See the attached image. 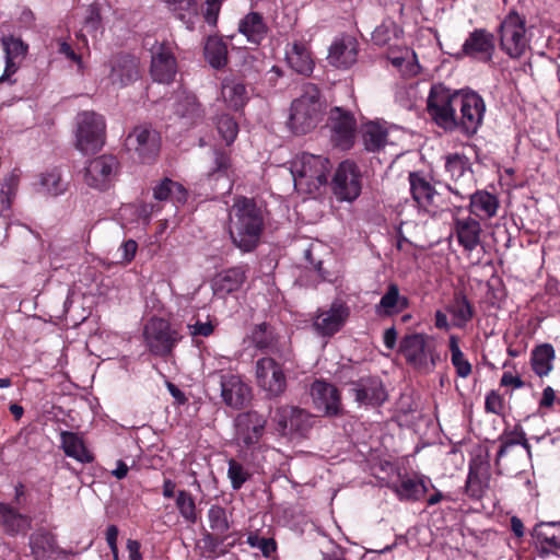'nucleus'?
<instances>
[{
  "instance_id": "1",
  "label": "nucleus",
  "mask_w": 560,
  "mask_h": 560,
  "mask_svg": "<svg viewBox=\"0 0 560 560\" xmlns=\"http://www.w3.org/2000/svg\"><path fill=\"white\" fill-rule=\"evenodd\" d=\"M265 229V213L256 201L237 197L229 209L228 231L232 243L242 252L254 250Z\"/></svg>"
},
{
  "instance_id": "2",
  "label": "nucleus",
  "mask_w": 560,
  "mask_h": 560,
  "mask_svg": "<svg viewBox=\"0 0 560 560\" xmlns=\"http://www.w3.org/2000/svg\"><path fill=\"white\" fill-rule=\"evenodd\" d=\"M324 113L325 103L318 88L307 83L303 85L301 95L291 104L288 125L295 133H306L320 122Z\"/></svg>"
},
{
  "instance_id": "3",
  "label": "nucleus",
  "mask_w": 560,
  "mask_h": 560,
  "mask_svg": "<svg viewBox=\"0 0 560 560\" xmlns=\"http://www.w3.org/2000/svg\"><path fill=\"white\" fill-rule=\"evenodd\" d=\"M331 168L329 160L323 155L298 154L290 164L294 187L303 194H314L327 183Z\"/></svg>"
},
{
  "instance_id": "4",
  "label": "nucleus",
  "mask_w": 560,
  "mask_h": 560,
  "mask_svg": "<svg viewBox=\"0 0 560 560\" xmlns=\"http://www.w3.org/2000/svg\"><path fill=\"white\" fill-rule=\"evenodd\" d=\"M106 124L102 115L84 110L75 117L74 145L84 153H94L105 143Z\"/></svg>"
},
{
  "instance_id": "5",
  "label": "nucleus",
  "mask_w": 560,
  "mask_h": 560,
  "mask_svg": "<svg viewBox=\"0 0 560 560\" xmlns=\"http://www.w3.org/2000/svg\"><path fill=\"white\" fill-rule=\"evenodd\" d=\"M459 95L460 91H452L443 84H435L431 88L428 96V112L433 120L445 130L457 128L456 109Z\"/></svg>"
},
{
  "instance_id": "6",
  "label": "nucleus",
  "mask_w": 560,
  "mask_h": 560,
  "mask_svg": "<svg viewBox=\"0 0 560 560\" xmlns=\"http://www.w3.org/2000/svg\"><path fill=\"white\" fill-rule=\"evenodd\" d=\"M529 38L526 21L517 12L511 11L500 25V44L511 58L522 57L528 49Z\"/></svg>"
},
{
  "instance_id": "7",
  "label": "nucleus",
  "mask_w": 560,
  "mask_h": 560,
  "mask_svg": "<svg viewBox=\"0 0 560 560\" xmlns=\"http://www.w3.org/2000/svg\"><path fill=\"white\" fill-rule=\"evenodd\" d=\"M144 343L149 351L158 357L172 353L182 339V335L173 329L170 323L163 318H151L143 328Z\"/></svg>"
},
{
  "instance_id": "8",
  "label": "nucleus",
  "mask_w": 560,
  "mask_h": 560,
  "mask_svg": "<svg viewBox=\"0 0 560 560\" xmlns=\"http://www.w3.org/2000/svg\"><path fill=\"white\" fill-rule=\"evenodd\" d=\"M400 352L406 361L421 370H430L435 365V353L432 338L423 334H410L400 341ZM439 355L436 354V360Z\"/></svg>"
},
{
  "instance_id": "9",
  "label": "nucleus",
  "mask_w": 560,
  "mask_h": 560,
  "mask_svg": "<svg viewBox=\"0 0 560 560\" xmlns=\"http://www.w3.org/2000/svg\"><path fill=\"white\" fill-rule=\"evenodd\" d=\"M119 172V162L113 155L103 154L90 160L84 168V183L103 191L112 187Z\"/></svg>"
},
{
  "instance_id": "10",
  "label": "nucleus",
  "mask_w": 560,
  "mask_h": 560,
  "mask_svg": "<svg viewBox=\"0 0 560 560\" xmlns=\"http://www.w3.org/2000/svg\"><path fill=\"white\" fill-rule=\"evenodd\" d=\"M460 115L457 116V128L466 135H475L481 126L486 113L483 98L474 91H460L457 98Z\"/></svg>"
},
{
  "instance_id": "11",
  "label": "nucleus",
  "mask_w": 560,
  "mask_h": 560,
  "mask_svg": "<svg viewBox=\"0 0 560 560\" xmlns=\"http://www.w3.org/2000/svg\"><path fill=\"white\" fill-rule=\"evenodd\" d=\"M126 145L141 162L150 163L160 152L161 137L151 126L140 125L128 135Z\"/></svg>"
},
{
  "instance_id": "12",
  "label": "nucleus",
  "mask_w": 560,
  "mask_h": 560,
  "mask_svg": "<svg viewBox=\"0 0 560 560\" xmlns=\"http://www.w3.org/2000/svg\"><path fill=\"white\" fill-rule=\"evenodd\" d=\"M257 385L269 397H278L287 388V377L283 368L272 358H261L256 362Z\"/></svg>"
},
{
  "instance_id": "13",
  "label": "nucleus",
  "mask_w": 560,
  "mask_h": 560,
  "mask_svg": "<svg viewBox=\"0 0 560 560\" xmlns=\"http://www.w3.org/2000/svg\"><path fill=\"white\" fill-rule=\"evenodd\" d=\"M361 173L358 166L350 161L339 164L332 178V191L341 201H353L361 194Z\"/></svg>"
},
{
  "instance_id": "14",
  "label": "nucleus",
  "mask_w": 560,
  "mask_h": 560,
  "mask_svg": "<svg viewBox=\"0 0 560 560\" xmlns=\"http://www.w3.org/2000/svg\"><path fill=\"white\" fill-rule=\"evenodd\" d=\"M409 183L412 198L420 210L430 215H435L444 210L442 196L427 176L420 173H410Z\"/></svg>"
},
{
  "instance_id": "15",
  "label": "nucleus",
  "mask_w": 560,
  "mask_h": 560,
  "mask_svg": "<svg viewBox=\"0 0 560 560\" xmlns=\"http://www.w3.org/2000/svg\"><path fill=\"white\" fill-rule=\"evenodd\" d=\"M277 431L282 435H304L312 427V417L293 406L278 407L272 417Z\"/></svg>"
},
{
  "instance_id": "16",
  "label": "nucleus",
  "mask_w": 560,
  "mask_h": 560,
  "mask_svg": "<svg viewBox=\"0 0 560 560\" xmlns=\"http://www.w3.org/2000/svg\"><path fill=\"white\" fill-rule=\"evenodd\" d=\"M151 75L159 83L170 84L177 73V61L170 43H159L152 48Z\"/></svg>"
},
{
  "instance_id": "17",
  "label": "nucleus",
  "mask_w": 560,
  "mask_h": 560,
  "mask_svg": "<svg viewBox=\"0 0 560 560\" xmlns=\"http://www.w3.org/2000/svg\"><path fill=\"white\" fill-rule=\"evenodd\" d=\"M266 418L257 411L240 413L235 418V436L240 445L250 448L259 443L266 428Z\"/></svg>"
},
{
  "instance_id": "18",
  "label": "nucleus",
  "mask_w": 560,
  "mask_h": 560,
  "mask_svg": "<svg viewBox=\"0 0 560 560\" xmlns=\"http://www.w3.org/2000/svg\"><path fill=\"white\" fill-rule=\"evenodd\" d=\"M355 119L350 112L341 107H334L329 113V128L331 141L343 150L350 149L354 141Z\"/></svg>"
},
{
  "instance_id": "19",
  "label": "nucleus",
  "mask_w": 560,
  "mask_h": 560,
  "mask_svg": "<svg viewBox=\"0 0 560 560\" xmlns=\"http://www.w3.org/2000/svg\"><path fill=\"white\" fill-rule=\"evenodd\" d=\"M314 407L324 416L336 417L342 413V404L336 386L325 381H315L311 386Z\"/></svg>"
},
{
  "instance_id": "20",
  "label": "nucleus",
  "mask_w": 560,
  "mask_h": 560,
  "mask_svg": "<svg viewBox=\"0 0 560 560\" xmlns=\"http://www.w3.org/2000/svg\"><path fill=\"white\" fill-rule=\"evenodd\" d=\"M349 390L360 406H381L387 399L382 381L375 376H363L351 382Z\"/></svg>"
},
{
  "instance_id": "21",
  "label": "nucleus",
  "mask_w": 560,
  "mask_h": 560,
  "mask_svg": "<svg viewBox=\"0 0 560 560\" xmlns=\"http://www.w3.org/2000/svg\"><path fill=\"white\" fill-rule=\"evenodd\" d=\"M494 51V37L486 30H475L465 39L457 58L470 57L478 61L488 62Z\"/></svg>"
},
{
  "instance_id": "22",
  "label": "nucleus",
  "mask_w": 560,
  "mask_h": 560,
  "mask_svg": "<svg viewBox=\"0 0 560 560\" xmlns=\"http://www.w3.org/2000/svg\"><path fill=\"white\" fill-rule=\"evenodd\" d=\"M107 67L108 80L115 86H127L140 78L139 60L133 56H115L108 61Z\"/></svg>"
},
{
  "instance_id": "23",
  "label": "nucleus",
  "mask_w": 560,
  "mask_h": 560,
  "mask_svg": "<svg viewBox=\"0 0 560 560\" xmlns=\"http://www.w3.org/2000/svg\"><path fill=\"white\" fill-rule=\"evenodd\" d=\"M220 384L221 397L229 407L240 409L250 400L252 389L240 375L223 374Z\"/></svg>"
},
{
  "instance_id": "24",
  "label": "nucleus",
  "mask_w": 560,
  "mask_h": 560,
  "mask_svg": "<svg viewBox=\"0 0 560 560\" xmlns=\"http://www.w3.org/2000/svg\"><path fill=\"white\" fill-rule=\"evenodd\" d=\"M348 316V307L342 303L335 302L328 310L317 313L313 327L320 336H332L341 329Z\"/></svg>"
},
{
  "instance_id": "25",
  "label": "nucleus",
  "mask_w": 560,
  "mask_h": 560,
  "mask_svg": "<svg viewBox=\"0 0 560 560\" xmlns=\"http://www.w3.org/2000/svg\"><path fill=\"white\" fill-rule=\"evenodd\" d=\"M402 131L397 127L385 128L376 122H368L362 127L363 143L368 151H380L386 145L396 144Z\"/></svg>"
},
{
  "instance_id": "26",
  "label": "nucleus",
  "mask_w": 560,
  "mask_h": 560,
  "mask_svg": "<svg viewBox=\"0 0 560 560\" xmlns=\"http://www.w3.org/2000/svg\"><path fill=\"white\" fill-rule=\"evenodd\" d=\"M357 56V40L350 35H342L330 45L327 59L331 66L347 69L355 63Z\"/></svg>"
},
{
  "instance_id": "27",
  "label": "nucleus",
  "mask_w": 560,
  "mask_h": 560,
  "mask_svg": "<svg viewBox=\"0 0 560 560\" xmlns=\"http://www.w3.org/2000/svg\"><path fill=\"white\" fill-rule=\"evenodd\" d=\"M430 479L420 475L399 476V480L390 486L400 501H419L428 492Z\"/></svg>"
},
{
  "instance_id": "28",
  "label": "nucleus",
  "mask_w": 560,
  "mask_h": 560,
  "mask_svg": "<svg viewBox=\"0 0 560 560\" xmlns=\"http://www.w3.org/2000/svg\"><path fill=\"white\" fill-rule=\"evenodd\" d=\"M481 225L470 217L454 218V233L465 252H472L480 244Z\"/></svg>"
},
{
  "instance_id": "29",
  "label": "nucleus",
  "mask_w": 560,
  "mask_h": 560,
  "mask_svg": "<svg viewBox=\"0 0 560 560\" xmlns=\"http://www.w3.org/2000/svg\"><path fill=\"white\" fill-rule=\"evenodd\" d=\"M237 30L249 44L255 46H258L267 37L269 31L264 16L254 11L248 12L240 20Z\"/></svg>"
},
{
  "instance_id": "30",
  "label": "nucleus",
  "mask_w": 560,
  "mask_h": 560,
  "mask_svg": "<svg viewBox=\"0 0 560 560\" xmlns=\"http://www.w3.org/2000/svg\"><path fill=\"white\" fill-rule=\"evenodd\" d=\"M1 43L5 54V69L4 73L0 77V82H3L16 72L21 60L27 54L28 46L21 38L13 36L2 37Z\"/></svg>"
},
{
  "instance_id": "31",
  "label": "nucleus",
  "mask_w": 560,
  "mask_h": 560,
  "mask_svg": "<svg viewBox=\"0 0 560 560\" xmlns=\"http://www.w3.org/2000/svg\"><path fill=\"white\" fill-rule=\"evenodd\" d=\"M450 189L460 199L470 198V211L480 218H492L497 214L499 201L497 197L488 191H476L475 194H463L458 189Z\"/></svg>"
},
{
  "instance_id": "32",
  "label": "nucleus",
  "mask_w": 560,
  "mask_h": 560,
  "mask_svg": "<svg viewBox=\"0 0 560 560\" xmlns=\"http://www.w3.org/2000/svg\"><path fill=\"white\" fill-rule=\"evenodd\" d=\"M490 472L487 463L472 462L466 481V492L475 499H480L489 489Z\"/></svg>"
},
{
  "instance_id": "33",
  "label": "nucleus",
  "mask_w": 560,
  "mask_h": 560,
  "mask_svg": "<svg viewBox=\"0 0 560 560\" xmlns=\"http://www.w3.org/2000/svg\"><path fill=\"white\" fill-rule=\"evenodd\" d=\"M221 96L226 105L233 109L242 108L248 101L246 86L241 80L233 77L225 78L222 81Z\"/></svg>"
},
{
  "instance_id": "34",
  "label": "nucleus",
  "mask_w": 560,
  "mask_h": 560,
  "mask_svg": "<svg viewBox=\"0 0 560 560\" xmlns=\"http://www.w3.org/2000/svg\"><path fill=\"white\" fill-rule=\"evenodd\" d=\"M287 61L292 69L301 74H310L314 68V61L307 46L301 42H294L285 52Z\"/></svg>"
},
{
  "instance_id": "35",
  "label": "nucleus",
  "mask_w": 560,
  "mask_h": 560,
  "mask_svg": "<svg viewBox=\"0 0 560 560\" xmlns=\"http://www.w3.org/2000/svg\"><path fill=\"white\" fill-rule=\"evenodd\" d=\"M188 192L178 182L171 178L162 179L153 187V197L158 201H172L174 205H183L187 201Z\"/></svg>"
},
{
  "instance_id": "36",
  "label": "nucleus",
  "mask_w": 560,
  "mask_h": 560,
  "mask_svg": "<svg viewBox=\"0 0 560 560\" xmlns=\"http://www.w3.org/2000/svg\"><path fill=\"white\" fill-rule=\"evenodd\" d=\"M61 448L68 457L74 458L80 463H91L94 457L85 447L82 438L77 433L62 431L60 434Z\"/></svg>"
},
{
  "instance_id": "37",
  "label": "nucleus",
  "mask_w": 560,
  "mask_h": 560,
  "mask_svg": "<svg viewBox=\"0 0 560 560\" xmlns=\"http://www.w3.org/2000/svg\"><path fill=\"white\" fill-rule=\"evenodd\" d=\"M0 523L8 534L25 533L31 528V520L5 503H0Z\"/></svg>"
},
{
  "instance_id": "38",
  "label": "nucleus",
  "mask_w": 560,
  "mask_h": 560,
  "mask_svg": "<svg viewBox=\"0 0 560 560\" xmlns=\"http://www.w3.org/2000/svg\"><path fill=\"white\" fill-rule=\"evenodd\" d=\"M408 306L406 296L400 295L398 285L390 283L386 293L381 298L380 303L375 306L378 315H393L404 311Z\"/></svg>"
},
{
  "instance_id": "39",
  "label": "nucleus",
  "mask_w": 560,
  "mask_h": 560,
  "mask_svg": "<svg viewBox=\"0 0 560 560\" xmlns=\"http://www.w3.org/2000/svg\"><path fill=\"white\" fill-rule=\"evenodd\" d=\"M556 353L555 349L549 343H544L536 347L532 352V369L538 376H547L553 366Z\"/></svg>"
},
{
  "instance_id": "40",
  "label": "nucleus",
  "mask_w": 560,
  "mask_h": 560,
  "mask_svg": "<svg viewBox=\"0 0 560 560\" xmlns=\"http://www.w3.org/2000/svg\"><path fill=\"white\" fill-rule=\"evenodd\" d=\"M447 312L452 315L453 325L457 328H464L474 317V307L463 294L455 295Z\"/></svg>"
},
{
  "instance_id": "41",
  "label": "nucleus",
  "mask_w": 560,
  "mask_h": 560,
  "mask_svg": "<svg viewBox=\"0 0 560 560\" xmlns=\"http://www.w3.org/2000/svg\"><path fill=\"white\" fill-rule=\"evenodd\" d=\"M245 280V272L241 267L231 268L220 273L214 280L215 291L231 293L238 290Z\"/></svg>"
},
{
  "instance_id": "42",
  "label": "nucleus",
  "mask_w": 560,
  "mask_h": 560,
  "mask_svg": "<svg viewBox=\"0 0 560 560\" xmlns=\"http://www.w3.org/2000/svg\"><path fill=\"white\" fill-rule=\"evenodd\" d=\"M245 342L260 350L273 348L276 343V335L270 325L261 323L255 325L245 338Z\"/></svg>"
},
{
  "instance_id": "43",
  "label": "nucleus",
  "mask_w": 560,
  "mask_h": 560,
  "mask_svg": "<svg viewBox=\"0 0 560 560\" xmlns=\"http://www.w3.org/2000/svg\"><path fill=\"white\" fill-rule=\"evenodd\" d=\"M205 57L211 67L223 68L228 61L226 45L221 38L209 37L205 45Z\"/></svg>"
},
{
  "instance_id": "44",
  "label": "nucleus",
  "mask_w": 560,
  "mask_h": 560,
  "mask_svg": "<svg viewBox=\"0 0 560 560\" xmlns=\"http://www.w3.org/2000/svg\"><path fill=\"white\" fill-rule=\"evenodd\" d=\"M448 347L451 351V362L455 369L457 376L466 378L471 373V364L466 359L464 352L459 348V339L457 336L452 335L448 339Z\"/></svg>"
},
{
  "instance_id": "45",
  "label": "nucleus",
  "mask_w": 560,
  "mask_h": 560,
  "mask_svg": "<svg viewBox=\"0 0 560 560\" xmlns=\"http://www.w3.org/2000/svg\"><path fill=\"white\" fill-rule=\"evenodd\" d=\"M176 114L192 121L201 117L200 106L192 94H184L176 104Z\"/></svg>"
},
{
  "instance_id": "46",
  "label": "nucleus",
  "mask_w": 560,
  "mask_h": 560,
  "mask_svg": "<svg viewBox=\"0 0 560 560\" xmlns=\"http://www.w3.org/2000/svg\"><path fill=\"white\" fill-rule=\"evenodd\" d=\"M176 506L185 521L189 523H195L197 521L195 500L188 491H178L176 497Z\"/></svg>"
},
{
  "instance_id": "47",
  "label": "nucleus",
  "mask_w": 560,
  "mask_h": 560,
  "mask_svg": "<svg viewBox=\"0 0 560 560\" xmlns=\"http://www.w3.org/2000/svg\"><path fill=\"white\" fill-rule=\"evenodd\" d=\"M40 186L44 191L51 196L61 195L67 189V186L57 170L43 174L40 177Z\"/></svg>"
},
{
  "instance_id": "48",
  "label": "nucleus",
  "mask_w": 560,
  "mask_h": 560,
  "mask_svg": "<svg viewBox=\"0 0 560 560\" xmlns=\"http://www.w3.org/2000/svg\"><path fill=\"white\" fill-rule=\"evenodd\" d=\"M208 520L210 528L217 534L223 535L230 528V523L225 510L220 505H211L208 510Z\"/></svg>"
},
{
  "instance_id": "49",
  "label": "nucleus",
  "mask_w": 560,
  "mask_h": 560,
  "mask_svg": "<svg viewBox=\"0 0 560 560\" xmlns=\"http://www.w3.org/2000/svg\"><path fill=\"white\" fill-rule=\"evenodd\" d=\"M228 464V477L231 481V487L234 490H238L250 478V472L243 464L235 459H230Z\"/></svg>"
},
{
  "instance_id": "50",
  "label": "nucleus",
  "mask_w": 560,
  "mask_h": 560,
  "mask_svg": "<svg viewBox=\"0 0 560 560\" xmlns=\"http://www.w3.org/2000/svg\"><path fill=\"white\" fill-rule=\"evenodd\" d=\"M215 168L208 173L209 177H214L215 179L224 178L226 183V188L230 191L232 188L231 180V170H230V159L224 153H215L214 156Z\"/></svg>"
},
{
  "instance_id": "51",
  "label": "nucleus",
  "mask_w": 560,
  "mask_h": 560,
  "mask_svg": "<svg viewBox=\"0 0 560 560\" xmlns=\"http://www.w3.org/2000/svg\"><path fill=\"white\" fill-rule=\"evenodd\" d=\"M217 129L222 140L228 145L235 140L238 133V126L236 121L229 115H222L219 117L217 121Z\"/></svg>"
},
{
  "instance_id": "52",
  "label": "nucleus",
  "mask_w": 560,
  "mask_h": 560,
  "mask_svg": "<svg viewBox=\"0 0 560 560\" xmlns=\"http://www.w3.org/2000/svg\"><path fill=\"white\" fill-rule=\"evenodd\" d=\"M19 185V176L14 173L3 178L0 189V202L4 209H9L12 198L15 196Z\"/></svg>"
},
{
  "instance_id": "53",
  "label": "nucleus",
  "mask_w": 560,
  "mask_h": 560,
  "mask_svg": "<svg viewBox=\"0 0 560 560\" xmlns=\"http://www.w3.org/2000/svg\"><path fill=\"white\" fill-rule=\"evenodd\" d=\"M398 32L397 25L392 21H387L374 30L372 38L377 45H386L393 37H397Z\"/></svg>"
},
{
  "instance_id": "54",
  "label": "nucleus",
  "mask_w": 560,
  "mask_h": 560,
  "mask_svg": "<svg viewBox=\"0 0 560 560\" xmlns=\"http://www.w3.org/2000/svg\"><path fill=\"white\" fill-rule=\"evenodd\" d=\"M445 170L454 179H458L466 174L470 176V172L466 168L464 159L458 154L446 158Z\"/></svg>"
},
{
  "instance_id": "55",
  "label": "nucleus",
  "mask_w": 560,
  "mask_h": 560,
  "mask_svg": "<svg viewBox=\"0 0 560 560\" xmlns=\"http://www.w3.org/2000/svg\"><path fill=\"white\" fill-rule=\"evenodd\" d=\"M59 52L63 55L67 59L73 61L77 65L79 72H83L84 62L81 56L77 55L68 43L62 42L59 45Z\"/></svg>"
},
{
  "instance_id": "56",
  "label": "nucleus",
  "mask_w": 560,
  "mask_h": 560,
  "mask_svg": "<svg viewBox=\"0 0 560 560\" xmlns=\"http://www.w3.org/2000/svg\"><path fill=\"white\" fill-rule=\"evenodd\" d=\"M138 245L136 241L128 240L121 244L119 247L120 258L125 262H129L133 259Z\"/></svg>"
},
{
  "instance_id": "57",
  "label": "nucleus",
  "mask_w": 560,
  "mask_h": 560,
  "mask_svg": "<svg viewBox=\"0 0 560 560\" xmlns=\"http://www.w3.org/2000/svg\"><path fill=\"white\" fill-rule=\"evenodd\" d=\"M502 398L499 394L491 392L486 397V409L492 413H500L502 411Z\"/></svg>"
},
{
  "instance_id": "58",
  "label": "nucleus",
  "mask_w": 560,
  "mask_h": 560,
  "mask_svg": "<svg viewBox=\"0 0 560 560\" xmlns=\"http://www.w3.org/2000/svg\"><path fill=\"white\" fill-rule=\"evenodd\" d=\"M188 329L191 336H202L208 337L213 331V326L211 323H200L197 322L195 324H189Z\"/></svg>"
},
{
  "instance_id": "59",
  "label": "nucleus",
  "mask_w": 560,
  "mask_h": 560,
  "mask_svg": "<svg viewBox=\"0 0 560 560\" xmlns=\"http://www.w3.org/2000/svg\"><path fill=\"white\" fill-rule=\"evenodd\" d=\"M558 523L556 522H549V523H545V522H541L539 524H537L534 528V533L536 535L537 538L539 539H544L545 541H547L549 545H552V546H560V542L557 541V538L555 536L552 537H547L544 532H542V528L545 526H556Z\"/></svg>"
},
{
  "instance_id": "60",
  "label": "nucleus",
  "mask_w": 560,
  "mask_h": 560,
  "mask_svg": "<svg viewBox=\"0 0 560 560\" xmlns=\"http://www.w3.org/2000/svg\"><path fill=\"white\" fill-rule=\"evenodd\" d=\"M409 51L406 50L404 52V55L401 56H389V60L392 61V63L397 67V68H404L405 63L407 65V67L409 66H413V61H415V56H408Z\"/></svg>"
},
{
  "instance_id": "61",
  "label": "nucleus",
  "mask_w": 560,
  "mask_h": 560,
  "mask_svg": "<svg viewBox=\"0 0 560 560\" xmlns=\"http://www.w3.org/2000/svg\"><path fill=\"white\" fill-rule=\"evenodd\" d=\"M161 208L156 205L144 203L139 208V217L148 223L153 214H156Z\"/></svg>"
},
{
  "instance_id": "62",
  "label": "nucleus",
  "mask_w": 560,
  "mask_h": 560,
  "mask_svg": "<svg viewBox=\"0 0 560 560\" xmlns=\"http://www.w3.org/2000/svg\"><path fill=\"white\" fill-rule=\"evenodd\" d=\"M556 400V393L552 387L547 386L542 392V397L539 401L540 408H550Z\"/></svg>"
},
{
  "instance_id": "63",
  "label": "nucleus",
  "mask_w": 560,
  "mask_h": 560,
  "mask_svg": "<svg viewBox=\"0 0 560 560\" xmlns=\"http://www.w3.org/2000/svg\"><path fill=\"white\" fill-rule=\"evenodd\" d=\"M127 550L129 553V560H142V555L140 552V542L138 540L128 539Z\"/></svg>"
},
{
  "instance_id": "64",
  "label": "nucleus",
  "mask_w": 560,
  "mask_h": 560,
  "mask_svg": "<svg viewBox=\"0 0 560 560\" xmlns=\"http://www.w3.org/2000/svg\"><path fill=\"white\" fill-rule=\"evenodd\" d=\"M502 386H513L514 388H521L524 385V382L518 376H514L511 373H504L501 377Z\"/></svg>"
}]
</instances>
